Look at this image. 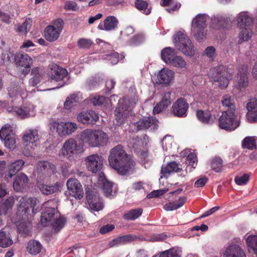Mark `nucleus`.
Here are the masks:
<instances>
[{
    "label": "nucleus",
    "instance_id": "f257e3e1",
    "mask_svg": "<svg viewBox=\"0 0 257 257\" xmlns=\"http://www.w3.org/2000/svg\"><path fill=\"white\" fill-rule=\"evenodd\" d=\"M39 208V202L36 198L22 197L20 199L16 214L12 220L17 224L18 230L22 235L25 236L30 233L32 217Z\"/></svg>",
    "mask_w": 257,
    "mask_h": 257
},
{
    "label": "nucleus",
    "instance_id": "f03ea898",
    "mask_svg": "<svg viewBox=\"0 0 257 257\" xmlns=\"http://www.w3.org/2000/svg\"><path fill=\"white\" fill-rule=\"evenodd\" d=\"M109 164L121 175L129 174L134 170L135 163L123 149L118 145L110 151Z\"/></svg>",
    "mask_w": 257,
    "mask_h": 257
},
{
    "label": "nucleus",
    "instance_id": "7ed1b4c3",
    "mask_svg": "<svg viewBox=\"0 0 257 257\" xmlns=\"http://www.w3.org/2000/svg\"><path fill=\"white\" fill-rule=\"evenodd\" d=\"M80 137L84 143L91 147L103 146L108 141L106 134L101 130H85L81 133Z\"/></svg>",
    "mask_w": 257,
    "mask_h": 257
},
{
    "label": "nucleus",
    "instance_id": "20e7f679",
    "mask_svg": "<svg viewBox=\"0 0 257 257\" xmlns=\"http://www.w3.org/2000/svg\"><path fill=\"white\" fill-rule=\"evenodd\" d=\"M138 98L124 97L120 99L115 110V117L117 122L121 124L131 115L133 108L135 105Z\"/></svg>",
    "mask_w": 257,
    "mask_h": 257
},
{
    "label": "nucleus",
    "instance_id": "39448f33",
    "mask_svg": "<svg viewBox=\"0 0 257 257\" xmlns=\"http://www.w3.org/2000/svg\"><path fill=\"white\" fill-rule=\"evenodd\" d=\"M232 73L227 72L223 65H219L212 68L208 75L213 81L219 82L218 86L221 89H224L228 86Z\"/></svg>",
    "mask_w": 257,
    "mask_h": 257
},
{
    "label": "nucleus",
    "instance_id": "423d86ee",
    "mask_svg": "<svg viewBox=\"0 0 257 257\" xmlns=\"http://www.w3.org/2000/svg\"><path fill=\"white\" fill-rule=\"evenodd\" d=\"M43 205L44 209L42 212L40 222L43 226H47L50 224L53 219L59 216V212L54 200H49L45 202Z\"/></svg>",
    "mask_w": 257,
    "mask_h": 257
},
{
    "label": "nucleus",
    "instance_id": "0eeeda50",
    "mask_svg": "<svg viewBox=\"0 0 257 257\" xmlns=\"http://www.w3.org/2000/svg\"><path fill=\"white\" fill-rule=\"evenodd\" d=\"M207 18L208 16L205 14H198L192 20L191 32L198 41L202 40L206 36Z\"/></svg>",
    "mask_w": 257,
    "mask_h": 257
},
{
    "label": "nucleus",
    "instance_id": "6e6552de",
    "mask_svg": "<svg viewBox=\"0 0 257 257\" xmlns=\"http://www.w3.org/2000/svg\"><path fill=\"white\" fill-rule=\"evenodd\" d=\"M240 124L237 112L223 111L219 119V126L227 131H233Z\"/></svg>",
    "mask_w": 257,
    "mask_h": 257
},
{
    "label": "nucleus",
    "instance_id": "1a4fd4ad",
    "mask_svg": "<svg viewBox=\"0 0 257 257\" xmlns=\"http://www.w3.org/2000/svg\"><path fill=\"white\" fill-rule=\"evenodd\" d=\"M175 47L184 54L188 56H193L194 50L192 44L188 36L180 32L174 36Z\"/></svg>",
    "mask_w": 257,
    "mask_h": 257
},
{
    "label": "nucleus",
    "instance_id": "9d476101",
    "mask_svg": "<svg viewBox=\"0 0 257 257\" xmlns=\"http://www.w3.org/2000/svg\"><path fill=\"white\" fill-rule=\"evenodd\" d=\"M14 64L16 68L21 71V74L25 76L31 70L33 60L27 54L18 52L14 55Z\"/></svg>",
    "mask_w": 257,
    "mask_h": 257
},
{
    "label": "nucleus",
    "instance_id": "9b49d317",
    "mask_svg": "<svg viewBox=\"0 0 257 257\" xmlns=\"http://www.w3.org/2000/svg\"><path fill=\"white\" fill-rule=\"evenodd\" d=\"M38 173L37 181L48 182L50 177L56 172V167L52 163L47 161H41L37 163Z\"/></svg>",
    "mask_w": 257,
    "mask_h": 257
},
{
    "label": "nucleus",
    "instance_id": "f8f14e48",
    "mask_svg": "<svg viewBox=\"0 0 257 257\" xmlns=\"http://www.w3.org/2000/svg\"><path fill=\"white\" fill-rule=\"evenodd\" d=\"M78 126L76 123L68 121H54L52 123L51 128L55 131L61 137L70 136L74 133L77 129Z\"/></svg>",
    "mask_w": 257,
    "mask_h": 257
},
{
    "label": "nucleus",
    "instance_id": "ddd939ff",
    "mask_svg": "<svg viewBox=\"0 0 257 257\" xmlns=\"http://www.w3.org/2000/svg\"><path fill=\"white\" fill-rule=\"evenodd\" d=\"M0 139L7 149L14 150L16 148V139L10 125L5 124L2 127L0 130Z\"/></svg>",
    "mask_w": 257,
    "mask_h": 257
},
{
    "label": "nucleus",
    "instance_id": "4468645a",
    "mask_svg": "<svg viewBox=\"0 0 257 257\" xmlns=\"http://www.w3.org/2000/svg\"><path fill=\"white\" fill-rule=\"evenodd\" d=\"M82 151V147L77 145L75 139L70 138L65 142L60 150L59 155L60 156L69 158L77 154Z\"/></svg>",
    "mask_w": 257,
    "mask_h": 257
},
{
    "label": "nucleus",
    "instance_id": "2eb2a0df",
    "mask_svg": "<svg viewBox=\"0 0 257 257\" xmlns=\"http://www.w3.org/2000/svg\"><path fill=\"white\" fill-rule=\"evenodd\" d=\"M67 190L65 194L67 196H71L75 199H80L84 195L83 190L81 184L75 178H70L66 182Z\"/></svg>",
    "mask_w": 257,
    "mask_h": 257
},
{
    "label": "nucleus",
    "instance_id": "dca6fc26",
    "mask_svg": "<svg viewBox=\"0 0 257 257\" xmlns=\"http://www.w3.org/2000/svg\"><path fill=\"white\" fill-rule=\"evenodd\" d=\"M84 161L87 169L93 173H96L102 168L103 157L97 154L88 156Z\"/></svg>",
    "mask_w": 257,
    "mask_h": 257
},
{
    "label": "nucleus",
    "instance_id": "f3484780",
    "mask_svg": "<svg viewBox=\"0 0 257 257\" xmlns=\"http://www.w3.org/2000/svg\"><path fill=\"white\" fill-rule=\"evenodd\" d=\"M62 29L63 21L60 19L55 20L53 26H48L45 28V38L49 42L56 40L59 38Z\"/></svg>",
    "mask_w": 257,
    "mask_h": 257
},
{
    "label": "nucleus",
    "instance_id": "a211bd4d",
    "mask_svg": "<svg viewBox=\"0 0 257 257\" xmlns=\"http://www.w3.org/2000/svg\"><path fill=\"white\" fill-rule=\"evenodd\" d=\"M39 136L36 130H28L25 131L23 137L24 145L29 151L33 150L38 145Z\"/></svg>",
    "mask_w": 257,
    "mask_h": 257
},
{
    "label": "nucleus",
    "instance_id": "6ab92c4d",
    "mask_svg": "<svg viewBox=\"0 0 257 257\" xmlns=\"http://www.w3.org/2000/svg\"><path fill=\"white\" fill-rule=\"evenodd\" d=\"M175 73L172 70L164 68L159 71L156 79V83L168 86L173 81Z\"/></svg>",
    "mask_w": 257,
    "mask_h": 257
},
{
    "label": "nucleus",
    "instance_id": "aec40b11",
    "mask_svg": "<svg viewBox=\"0 0 257 257\" xmlns=\"http://www.w3.org/2000/svg\"><path fill=\"white\" fill-rule=\"evenodd\" d=\"M12 111L21 118L33 116L36 114L35 106L32 104H25L20 107H14Z\"/></svg>",
    "mask_w": 257,
    "mask_h": 257
},
{
    "label": "nucleus",
    "instance_id": "412c9836",
    "mask_svg": "<svg viewBox=\"0 0 257 257\" xmlns=\"http://www.w3.org/2000/svg\"><path fill=\"white\" fill-rule=\"evenodd\" d=\"M157 120L153 116L148 117L140 119L135 123V127L138 131L150 129L151 131H155L157 128Z\"/></svg>",
    "mask_w": 257,
    "mask_h": 257
},
{
    "label": "nucleus",
    "instance_id": "4be33fe9",
    "mask_svg": "<svg viewBox=\"0 0 257 257\" xmlns=\"http://www.w3.org/2000/svg\"><path fill=\"white\" fill-rule=\"evenodd\" d=\"M188 107L189 105L186 100L183 98H180L173 103L172 106V112L173 114L178 117L186 116Z\"/></svg>",
    "mask_w": 257,
    "mask_h": 257
},
{
    "label": "nucleus",
    "instance_id": "5701e85b",
    "mask_svg": "<svg viewBox=\"0 0 257 257\" xmlns=\"http://www.w3.org/2000/svg\"><path fill=\"white\" fill-rule=\"evenodd\" d=\"M231 23L228 17L217 15L211 18L210 26L215 29L227 28L231 25Z\"/></svg>",
    "mask_w": 257,
    "mask_h": 257
},
{
    "label": "nucleus",
    "instance_id": "b1692460",
    "mask_svg": "<svg viewBox=\"0 0 257 257\" xmlns=\"http://www.w3.org/2000/svg\"><path fill=\"white\" fill-rule=\"evenodd\" d=\"M248 67L246 65L240 66L238 68L236 80V86L241 89L246 87L248 84Z\"/></svg>",
    "mask_w": 257,
    "mask_h": 257
},
{
    "label": "nucleus",
    "instance_id": "393cba45",
    "mask_svg": "<svg viewBox=\"0 0 257 257\" xmlns=\"http://www.w3.org/2000/svg\"><path fill=\"white\" fill-rule=\"evenodd\" d=\"M223 257H246V255L239 245L231 243L226 247Z\"/></svg>",
    "mask_w": 257,
    "mask_h": 257
},
{
    "label": "nucleus",
    "instance_id": "a878e982",
    "mask_svg": "<svg viewBox=\"0 0 257 257\" xmlns=\"http://www.w3.org/2000/svg\"><path fill=\"white\" fill-rule=\"evenodd\" d=\"M98 115L95 111L89 110L79 113L77 119L81 123L94 124L98 119Z\"/></svg>",
    "mask_w": 257,
    "mask_h": 257
},
{
    "label": "nucleus",
    "instance_id": "bb28decb",
    "mask_svg": "<svg viewBox=\"0 0 257 257\" xmlns=\"http://www.w3.org/2000/svg\"><path fill=\"white\" fill-rule=\"evenodd\" d=\"M86 199L90 208L95 211L101 210L103 206L100 201L99 196L97 194H93L88 190L86 191Z\"/></svg>",
    "mask_w": 257,
    "mask_h": 257
},
{
    "label": "nucleus",
    "instance_id": "cd10ccee",
    "mask_svg": "<svg viewBox=\"0 0 257 257\" xmlns=\"http://www.w3.org/2000/svg\"><path fill=\"white\" fill-rule=\"evenodd\" d=\"M246 108L247 120L250 122H257V99H250L246 104Z\"/></svg>",
    "mask_w": 257,
    "mask_h": 257
},
{
    "label": "nucleus",
    "instance_id": "c85d7f7f",
    "mask_svg": "<svg viewBox=\"0 0 257 257\" xmlns=\"http://www.w3.org/2000/svg\"><path fill=\"white\" fill-rule=\"evenodd\" d=\"M180 170L178 164L175 161L168 163L162 166L161 170L160 178H168L172 174L178 172Z\"/></svg>",
    "mask_w": 257,
    "mask_h": 257
},
{
    "label": "nucleus",
    "instance_id": "c756f323",
    "mask_svg": "<svg viewBox=\"0 0 257 257\" xmlns=\"http://www.w3.org/2000/svg\"><path fill=\"white\" fill-rule=\"evenodd\" d=\"M67 71L57 65L53 66L49 72L51 79L55 81H60L67 76Z\"/></svg>",
    "mask_w": 257,
    "mask_h": 257
},
{
    "label": "nucleus",
    "instance_id": "7c9ffc66",
    "mask_svg": "<svg viewBox=\"0 0 257 257\" xmlns=\"http://www.w3.org/2000/svg\"><path fill=\"white\" fill-rule=\"evenodd\" d=\"M44 181H37L38 188L42 193L46 195H49L58 192L61 188L59 183L56 182L52 185H47L44 184Z\"/></svg>",
    "mask_w": 257,
    "mask_h": 257
},
{
    "label": "nucleus",
    "instance_id": "2f4dec72",
    "mask_svg": "<svg viewBox=\"0 0 257 257\" xmlns=\"http://www.w3.org/2000/svg\"><path fill=\"white\" fill-rule=\"evenodd\" d=\"M29 179L24 173L18 174L15 178L13 182V188L16 191H20L23 190L28 185Z\"/></svg>",
    "mask_w": 257,
    "mask_h": 257
},
{
    "label": "nucleus",
    "instance_id": "473e14b6",
    "mask_svg": "<svg viewBox=\"0 0 257 257\" xmlns=\"http://www.w3.org/2000/svg\"><path fill=\"white\" fill-rule=\"evenodd\" d=\"M236 21L237 26L240 29H244L249 27L252 23L253 19L247 13L241 12L236 16Z\"/></svg>",
    "mask_w": 257,
    "mask_h": 257
},
{
    "label": "nucleus",
    "instance_id": "72a5a7b5",
    "mask_svg": "<svg viewBox=\"0 0 257 257\" xmlns=\"http://www.w3.org/2000/svg\"><path fill=\"white\" fill-rule=\"evenodd\" d=\"M118 21L117 19L112 16H108L103 21L104 28L101 26L99 25L98 28L100 30H104L105 31H112L117 27Z\"/></svg>",
    "mask_w": 257,
    "mask_h": 257
},
{
    "label": "nucleus",
    "instance_id": "f704fd0d",
    "mask_svg": "<svg viewBox=\"0 0 257 257\" xmlns=\"http://www.w3.org/2000/svg\"><path fill=\"white\" fill-rule=\"evenodd\" d=\"M15 202V199L14 196H10L3 202L0 204V214H7L12 210L13 206Z\"/></svg>",
    "mask_w": 257,
    "mask_h": 257
},
{
    "label": "nucleus",
    "instance_id": "c9c22d12",
    "mask_svg": "<svg viewBox=\"0 0 257 257\" xmlns=\"http://www.w3.org/2000/svg\"><path fill=\"white\" fill-rule=\"evenodd\" d=\"M14 243L10 233L9 232L0 230V247L7 248Z\"/></svg>",
    "mask_w": 257,
    "mask_h": 257
},
{
    "label": "nucleus",
    "instance_id": "e433bc0d",
    "mask_svg": "<svg viewBox=\"0 0 257 257\" xmlns=\"http://www.w3.org/2000/svg\"><path fill=\"white\" fill-rule=\"evenodd\" d=\"M25 164V162L23 160H18L13 163H12L9 167L8 175L10 178L15 175L16 173L20 171Z\"/></svg>",
    "mask_w": 257,
    "mask_h": 257
},
{
    "label": "nucleus",
    "instance_id": "4c0bfd02",
    "mask_svg": "<svg viewBox=\"0 0 257 257\" xmlns=\"http://www.w3.org/2000/svg\"><path fill=\"white\" fill-rule=\"evenodd\" d=\"M42 246L40 242L31 240L28 243L27 250L32 255H36L41 250Z\"/></svg>",
    "mask_w": 257,
    "mask_h": 257
},
{
    "label": "nucleus",
    "instance_id": "58836bf2",
    "mask_svg": "<svg viewBox=\"0 0 257 257\" xmlns=\"http://www.w3.org/2000/svg\"><path fill=\"white\" fill-rule=\"evenodd\" d=\"M174 49L170 47H166L161 51V57L162 60L167 64H169L171 61L175 58Z\"/></svg>",
    "mask_w": 257,
    "mask_h": 257
},
{
    "label": "nucleus",
    "instance_id": "ea45409f",
    "mask_svg": "<svg viewBox=\"0 0 257 257\" xmlns=\"http://www.w3.org/2000/svg\"><path fill=\"white\" fill-rule=\"evenodd\" d=\"M186 198L181 197L178 201L173 202H169L164 206V209L166 211H173L182 207L186 202Z\"/></svg>",
    "mask_w": 257,
    "mask_h": 257
},
{
    "label": "nucleus",
    "instance_id": "a19ab883",
    "mask_svg": "<svg viewBox=\"0 0 257 257\" xmlns=\"http://www.w3.org/2000/svg\"><path fill=\"white\" fill-rule=\"evenodd\" d=\"M196 116L198 120L205 124H209L214 121V118L208 111L198 110L196 111Z\"/></svg>",
    "mask_w": 257,
    "mask_h": 257
},
{
    "label": "nucleus",
    "instance_id": "79ce46f5",
    "mask_svg": "<svg viewBox=\"0 0 257 257\" xmlns=\"http://www.w3.org/2000/svg\"><path fill=\"white\" fill-rule=\"evenodd\" d=\"M248 251L257 254V236L250 235L246 239Z\"/></svg>",
    "mask_w": 257,
    "mask_h": 257
},
{
    "label": "nucleus",
    "instance_id": "37998d69",
    "mask_svg": "<svg viewBox=\"0 0 257 257\" xmlns=\"http://www.w3.org/2000/svg\"><path fill=\"white\" fill-rule=\"evenodd\" d=\"M221 102L223 106L228 108V109L225 111L237 112L234 102L230 96L228 95H224L222 97Z\"/></svg>",
    "mask_w": 257,
    "mask_h": 257
},
{
    "label": "nucleus",
    "instance_id": "c03bdc74",
    "mask_svg": "<svg viewBox=\"0 0 257 257\" xmlns=\"http://www.w3.org/2000/svg\"><path fill=\"white\" fill-rule=\"evenodd\" d=\"M66 222V219L61 216L59 214V216L57 218L53 219V221L50 223V224L52 225L55 231L58 232L64 226Z\"/></svg>",
    "mask_w": 257,
    "mask_h": 257
},
{
    "label": "nucleus",
    "instance_id": "a18cd8bd",
    "mask_svg": "<svg viewBox=\"0 0 257 257\" xmlns=\"http://www.w3.org/2000/svg\"><path fill=\"white\" fill-rule=\"evenodd\" d=\"M143 210L141 208L132 209L123 215V218L126 220H134L141 215Z\"/></svg>",
    "mask_w": 257,
    "mask_h": 257
},
{
    "label": "nucleus",
    "instance_id": "49530a36",
    "mask_svg": "<svg viewBox=\"0 0 257 257\" xmlns=\"http://www.w3.org/2000/svg\"><path fill=\"white\" fill-rule=\"evenodd\" d=\"M169 64L181 69H187V63L183 57L176 56Z\"/></svg>",
    "mask_w": 257,
    "mask_h": 257
},
{
    "label": "nucleus",
    "instance_id": "de8ad7c7",
    "mask_svg": "<svg viewBox=\"0 0 257 257\" xmlns=\"http://www.w3.org/2000/svg\"><path fill=\"white\" fill-rule=\"evenodd\" d=\"M78 97L76 94H71L66 98L64 103V107L65 109L70 110L76 105Z\"/></svg>",
    "mask_w": 257,
    "mask_h": 257
},
{
    "label": "nucleus",
    "instance_id": "09e8293b",
    "mask_svg": "<svg viewBox=\"0 0 257 257\" xmlns=\"http://www.w3.org/2000/svg\"><path fill=\"white\" fill-rule=\"evenodd\" d=\"M134 240V237L130 235H124L122 236L118 237L113 240H112L110 243L109 245L110 246H113L114 245H118L121 243H125L128 242H130Z\"/></svg>",
    "mask_w": 257,
    "mask_h": 257
},
{
    "label": "nucleus",
    "instance_id": "8fccbe9b",
    "mask_svg": "<svg viewBox=\"0 0 257 257\" xmlns=\"http://www.w3.org/2000/svg\"><path fill=\"white\" fill-rule=\"evenodd\" d=\"M113 184L109 181H105L104 183L101 186V189L106 197H111L114 196L115 192L112 190Z\"/></svg>",
    "mask_w": 257,
    "mask_h": 257
},
{
    "label": "nucleus",
    "instance_id": "3c124183",
    "mask_svg": "<svg viewBox=\"0 0 257 257\" xmlns=\"http://www.w3.org/2000/svg\"><path fill=\"white\" fill-rule=\"evenodd\" d=\"M242 146L243 148L252 150L256 148V142L254 137H247L242 142Z\"/></svg>",
    "mask_w": 257,
    "mask_h": 257
},
{
    "label": "nucleus",
    "instance_id": "603ef678",
    "mask_svg": "<svg viewBox=\"0 0 257 257\" xmlns=\"http://www.w3.org/2000/svg\"><path fill=\"white\" fill-rule=\"evenodd\" d=\"M135 6L137 9L143 11L146 15L150 13L151 10L148 9V4L146 1L143 0H136L135 2Z\"/></svg>",
    "mask_w": 257,
    "mask_h": 257
},
{
    "label": "nucleus",
    "instance_id": "864d4df0",
    "mask_svg": "<svg viewBox=\"0 0 257 257\" xmlns=\"http://www.w3.org/2000/svg\"><path fill=\"white\" fill-rule=\"evenodd\" d=\"M242 30L239 33V41H247L252 36V31L249 28L241 29Z\"/></svg>",
    "mask_w": 257,
    "mask_h": 257
},
{
    "label": "nucleus",
    "instance_id": "5fc2aeb1",
    "mask_svg": "<svg viewBox=\"0 0 257 257\" xmlns=\"http://www.w3.org/2000/svg\"><path fill=\"white\" fill-rule=\"evenodd\" d=\"M211 168L216 172H220L222 171V160L218 157L214 158L211 162Z\"/></svg>",
    "mask_w": 257,
    "mask_h": 257
},
{
    "label": "nucleus",
    "instance_id": "6e6d98bb",
    "mask_svg": "<svg viewBox=\"0 0 257 257\" xmlns=\"http://www.w3.org/2000/svg\"><path fill=\"white\" fill-rule=\"evenodd\" d=\"M203 55L206 56L211 60H213L216 57V49L213 46H208L204 50Z\"/></svg>",
    "mask_w": 257,
    "mask_h": 257
},
{
    "label": "nucleus",
    "instance_id": "4d7b16f0",
    "mask_svg": "<svg viewBox=\"0 0 257 257\" xmlns=\"http://www.w3.org/2000/svg\"><path fill=\"white\" fill-rule=\"evenodd\" d=\"M160 257H180V251L175 248H171L163 251Z\"/></svg>",
    "mask_w": 257,
    "mask_h": 257
},
{
    "label": "nucleus",
    "instance_id": "13d9d810",
    "mask_svg": "<svg viewBox=\"0 0 257 257\" xmlns=\"http://www.w3.org/2000/svg\"><path fill=\"white\" fill-rule=\"evenodd\" d=\"M187 164L193 168H195L197 164L196 155L194 153H190L187 157Z\"/></svg>",
    "mask_w": 257,
    "mask_h": 257
},
{
    "label": "nucleus",
    "instance_id": "bf43d9fd",
    "mask_svg": "<svg viewBox=\"0 0 257 257\" xmlns=\"http://www.w3.org/2000/svg\"><path fill=\"white\" fill-rule=\"evenodd\" d=\"M64 9L66 11H78L79 7L75 2L72 1H67L65 2Z\"/></svg>",
    "mask_w": 257,
    "mask_h": 257
},
{
    "label": "nucleus",
    "instance_id": "052dcab7",
    "mask_svg": "<svg viewBox=\"0 0 257 257\" xmlns=\"http://www.w3.org/2000/svg\"><path fill=\"white\" fill-rule=\"evenodd\" d=\"M249 178V175L247 174H245L241 176L235 177L234 180L237 185H242L246 184L248 182Z\"/></svg>",
    "mask_w": 257,
    "mask_h": 257
},
{
    "label": "nucleus",
    "instance_id": "680f3d73",
    "mask_svg": "<svg viewBox=\"0 0 257 257\" xmlns=\"http://www.w3.org/2000/svg\"><path fill=\"white\" fill-rule=\"evenodd\" d=\"M171 93L169 91L164 92L161 94V101L163 103H165L168 106L171 104Z\"/></svg>",
    "mask_w": 257,
    "mask_h": 257
},
{
    "label": "nucleus",
    "instance_id": "e2e57ef3",
    "mask_svg": "<svg viewBox=\"0 0 257 257\" xmlns=\"http://www.w3.org/2000/svg\"><path fill=\"white\" fill-rule=\"evenodd\" d=\"M92 43L90 40L82 38L78 41V46L80 48H88L92 45Z\"/></svg>",
    "mask_w": 257,
    "mask_h": 257
},
{
    "label": "nucleus",
    "instance_id": "0e129e2a",
    "mask_svg": "<svg viewBox=\"0 0 257 257\" xmlns=\"http://www.w3.org/2000/svg\"><path fill=\"white\" fill-rule=\"evenodd\" d=\"M168 106H169L165 104V103H163L161 101H159L154 106L153 112L155 114H158L162 112L163 110L167 108Z\"/></svg>",
    "mask_w": 257,
    "mask_h": 257
},
{
    "label": "nucleus",
    "instance_id": "69168bd1",
    "mask_svg": "<svg viewBox=\"0 0 257 257\" xmlns=\"http://www.w3.org/2000/svg\"><path fill=\"white\" fill-rule=\"evenodd\" d=\"M21 88L20 86H11L9 89V95L11 97L17 96L20 94Z\"/></svg>",
    "mask_w": 257,
    "mask_h": 257
},
{
    "label": "nucleus",
    "instance_id": "338daca9",
    "mask_svg": "<svg viewBox=\"0 0 257 257\" xmlns=\"http://www.w3.org/2000/svg\"><path fill=\"white\" fill-rule=\"evenodd\" d=\"M167 190L165 189H159L156 190H154L151 192L150 193L148 194L147 197L148 198H152L154 197H159L167 192Z\"/></svg>",
    "mask_w": 257,
    "mask_h": 257
},
{
    "label": "nucleus",
    "instance_id": "774afa93",
    "mask_svg": "<svg viewBox=\"0 0 257 257\" xmlns=\"http://www.w3.org/2000/svg\"><path fill=\"white\" fill-rule=\"evenodd\" d=\"M104 97L103 96H96L93 97H92L90 99V101L93 104V105L99 106L103 103V102L104 101Z\"/></svg>",
    "mask_w": 257,
    "mask_h": 257
}]
</instances>
